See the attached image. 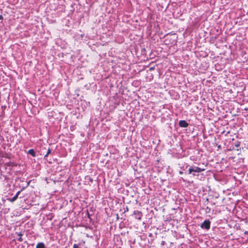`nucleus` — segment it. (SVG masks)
<instances>
[{"mask_svg":"<svg viewBox=\"0 0 248 248\" xmlns=\"http://www.w3.org/2000/svg\"><path fill=\"white\" fill-rule=\"evenodd\" d=\"M201 227L208 230L210 227V222L209 220H205L202 224Z\"/></svg>","mask_w":248,"mask_h":248,"instance_id":"obj_2","label":"nucleus"},{"mask_svg":"<svg viewBox=\"0 0 248 248\" xmlns=\"http://www.w3.org/2000/svg\"><path fill=\"white\" fill-rule=\"evenodd\" d=\"M51 152V150L49 148H48L47 149V153H46V154L44 155L45 157H46Z\"/></svg>","mask_w":248,"mask_h":248,"instance_id":"obj_9","label":"nucleus"},{"mask_svg":"<svg viewBox=\"0 0 248 248\" xmlns=\"http://www.w3.org/2000/svg\"><path fill=\"white\" fill-rule=\"evenodd\" d=\"M179 126L181 127H186L188 126L187 123L184 120L180 121L179 122Z\"/></svg>","mask_w":248,"mask_h":248,"instance_id":"obj_4","label":"nucleus"},{"mask_svg":"<svg viewBox=\"0 0 248 248\" xmlns=\"http://www.w3.org/2000/svg\"><path fill=\"white\" fill-rule=\"evenodd\" d=\"M18 235L20 236V237L18 238V240L20 242H21L22 241V238H21V235H22V234L21 233L19 232L18 233Z\"/></svg>","mask_w":248,"mask_h":248,"instance_id":"obj_8","label":"nucleus"},{"mask_svg":"<svg viewBox=\"0 0 248 248\" xmlns=\"http://www.w3.org/2000/svg\"><path fill=\"white\" fill-rule=\"evenodd\" d=\"M134 214L135 215V217L140 220L142 217V213L141 212L139 211H135L134 212Z\"/></svg>","mask_w":248,"mask_h":248,"instance_id":"obj_3","label":"nucleus"},{"mask_svg":"<svg viewBox=\"0 0 248 248\" xmlns=\"http://www.w3.org/2000/svg\"><path fill=\"white\" fill-rule=\"evenodd\" d=\"M2 16L1 15H0V19H2Z\"/></svg>","mask_w":248,"mask_h":248,"instance_id":"obj_11","label":"nucleus"},{"mask_svg":"<svg viewBox=\"0 0 248 248\" xmlns=\"http://www.w3.org/2000/svg\"><path fill=\"white\" fill-rule=\"evenodd\" d=\"M235 146H236V147H238L239 146V144H236V145H235Z\"/></svg>","mask_w":248,"mask_h":248,"instance_id":"obj_12","label":"nucleus"},{"mask_svg":"<svg viewBox=\"0 0 248 248\" xmlns=\"http://www.w3.org/2000/svg\"><path fill=\"white\" fill-rule=\"evenodd\" d=\"M36 248H45V245L43 243H39L36 246Z\"/></svg>","mask_w":248,"mask_h":248,"instance_id":"obj_6","label":"nucleus"},{"mask_svg":"<svg viewBox=\"0 0 248 248\" xmlns=\"http://www.w3.org/2000/svg\"><path fill=\"white\" fill-rule=\"evenodd\" d=\"M204 170V169H201L198 167H195L193 168H189L188 169L189 173L190 174L193 172H200Z\"/></svg>","mask_w":248,"mask_h":248,"instance_id":"obj_1","label":"nucleus"},{"mask_svg":"<svg viewBox=\"0 0 248 248\" xmlns=\"http://www.w3.org/2000/svg\"><path fill=\"white\" fill-rule=\"evenodd\" d=\"M73 248H79L77 245L75 244L73 246Z\"/></svg>","mask_w":248,"mask_h":248,"instance_id":"obj_10","label":"nucleus"},{"mask_svg":"<svg viewBox=\"0 0 248 248\" xmlns=\"http://www.w3.org/2000/svg\"><path fill=\"white\" fill-rule=\"evenodd\" d=\"M20 191H19L17 192V193L16 194V195L12 199H9L8 200L9 201H10L11 202H15L18 198V196L20 193Z\"/></svg>","mask_w":248,"mask_h":248,"instance_id":"obj_5","label":"nucleus"},{"mask_svg":"<svg viewBox=\"0 0 248 248\" xmlns=\"http://www.w3.org/2000/svg\"><path fill=\"white\" fill-rule=\"evenodd\" d=\"M28 153L31 155L32 156H35V153L33 149H30L28 151Z\"/></svg>","mask_w":248,"mask_h":248,"instance_id":"obj_7","label":"nucleus"}]
</instances>
